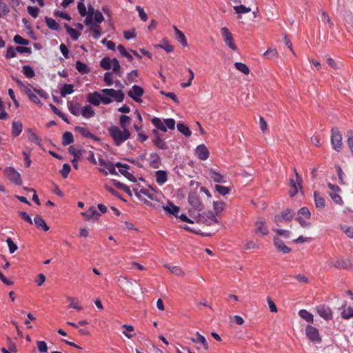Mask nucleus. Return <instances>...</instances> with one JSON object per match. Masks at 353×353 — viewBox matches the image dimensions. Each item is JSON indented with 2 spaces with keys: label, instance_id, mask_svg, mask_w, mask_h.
<instances>
[{
  "label": "nucleus",
  "instance_id": "f257e3e1",
  "mask_svg": "<svg viewBox=\"0 0 353 353\" xmlns=\"http://www.w3.org/2000/svg\"><path fill=\"white\" fill-rule=\"evenodd\" d=\"M108 131L116 146L122 145L131 136V132L128 128H122L117 125H111L108 128Z\"/></svg>",
  "mask_w": 353,
  "mask_h": 353
},
{
  "label": "nucleus",
  "instance_id": "f03ea898",
  "mask_svg": "<svg viewBox=\"0 0 353 353\" xmlns=\"http://www.w3.org/2000/svg\"><path fill=\"white\" fill-rule=\"evenodd\" d=\"M101 92L108 96L105 97L101 94V101L105 105L110 104L112 102L111 97L114 98L117 102L120 103L123 101L125 97L121 90H116L112 88H105L101 90Z\"/></svg>",
  "mask_w": 353,
  "mask_h": 353
},
{
  "label": "nucleus",
  "instance_id": "7ed1b4c3",
  "mask_svg": "<svg viewBox=\"0 0 353 353\" xmlns=\"http://www.w3.org/2000/svg\"><path fill=\"white\" fill-rule=\"evenodd\" d=\"M151 123L156 128L157 130L162 132H167V129L174 130L175 128V121L174 119H166L163 121L159 117H153L151 119Z\"/></svg>",
  "mask_w": 353,
  "mask_h": 353
},
{
  "label": "nucleus",
  "instance_id": "20e7f679",
  "mask_svg": "<svg viewBox=\"0 0 353 353\" xmlns=\"http://www.w3.org/2000/svg\"><path fill=\"white\" fill-rule=\"evenodd\" d=\"M342 134L337 128H332L331 130V143L332 148L339 152L343 147Z\"/></svg>",
  "mask_w": 353,
  "mask_h": 353
},
{
  "label": "nucleus",
  "instance_id": "39448f33",
  "mask_svg": "<svg viewBox=\"0 0 353 353\" xmlns=\"http://www.w3.org/2000/svg\"><path fill=\"white\" fill-rule=\"evenodd\" d=\"M310 217L311 213L310 210L307 207H303L298 211L296 220L303 228H306L310 227L311 225L310 222L306 221L310 219Z\"/></svg>",
  "mask_w": 353,
  "mask_h": 353
},
{
  "label": "nucleus",
  "instance_id": "423d86ee",
  "mask_svg": "<svg viewBox=\"0 0 353 353\" xmlns=\"http://www.w3.org/2000/svg\"><path fill=\"white\" fill-rule=\"evenodd\" d=\"M305 334L309 340L313 343H320L322 341L319 330L312 325H307Z\"/></svg>",
  "mask_w": 353,
  "mask_h": 353
},
{
  "label": "nucleus",
  "instance_id": "0eeeda50",
  "mask_svg": "<svg viewBox=\"0 0 353 353\" xmlns=\"http://www.w3.org/2000/svg\"><path fill=\"white\" fill-rule=\"evenodd\" d=\"M221 34L223 37V41L229 48L236 51L237 50L236 46L234 43V39L232 33L228 28L223 27L221 29Z\"/></svg>",
  "mask_w": 353,
  "mask_h": 353
},
{
  "label": "nucleus",
  "instance_id": "6e6552de",
  "mask_svg": "<svg viewBox=\"0 0 353 353\" xmlns=\"http://www.w3.org/2000/svg\"><path fill=\"white\" fill-rule=\"evenodd\" d=\"M6 176L16 185L21 184V179L20 174L13 168L8 167L3 171Z\"/></svg>",
  "mask_w": 353,
  "mask_h": 353
},
{
  "label": "nucleus",
  "instance_id": "1a4fd4ad",
  "mask_svg": "<svg viewBox=\"0 0 353 353\" xmlns=\"http://www.w3.org/2000/svg\"><path fill=\"white\" fill-rule=\"evenodd\" d=\"M99 164L100 165L103 166L104 168H105L108 171L105 170L103 168H100L99 171L103 172L105 175H108V173L114 175H117V172L116 170V163L113 164L112 162L109 161H105L104 159H99Z\"/></svg>",
  "mask_w": 353,
  "mask_h": 353
},
{
  "label": "nucleus",
  "instance_id": "9d476101",
  "mask_svg": "<svg viewBox=\"0 0 353 353\" xmlns=\"http://www.w3.org/2000/svg\"><path fill=\"white\" fill-rule=\"evenodd\" d=\"M116 166L117 168H119V172L125 178H127L129 181L132 182L137 181L136 177L133 175L132 173L129 172V170L130 168V166L129 165L117 162L116 163Z\"/></svg>",
  "mask_w": 353,
  "mask_h": 353
},
{
  "label": "nucleus",
  "instance_id": "9b49d317",
  "mask_svg": "<svg viewBox=\"0 0 353 353\" xmlns=\"http://www.w3.org/2000/svg\"><path fill=\"white\" fill-rule=\"evenodd\" d=\"M143 89L137 85H134L132 88L128 92V95L134 101L138 103L142 101L141 97L143 95Z\"/></svg>",
  "mask_w": 353,
  "mask_h": 353
},
{
  "label": "nucleus",
  "instance_id": "f8f14e48",
  "mask_svg": "<svg viewBox=\"0 0 353 353\" xmlns=\"http://www.w3.org/2000/svg\"><path fill=\"white\" fill-rule=\"evenodd\" d=\"M188 203L196 210L201 211L203 209V204L201 203L199 196L196 192H192L188 194Z\"/></svg>",
  "mask_w": 353,
  "mask_h": 353
},
{
  "label": "nucleus",
  "instance_id": "ddd939ff",
  "mask_svg": "<svg viewBox=\"0 0 353 353\" xmlns=\"http://www.w3.org/2000/svg\"><path fill=\"white\" fill-rule=\"evenodd\" d=\"M294 172L296 176V181H294L293 179H290V185L292 189L290 190L289 193L291 196H294L297 194V185L300 187L303 181L301 176L299 174L296 168H294Z\"/></svg>",
  "mask_w": 353,
  "mask_h": 353
},
{
  "label": "nucleus",
  "instance_id": "4468645a",
  "mask_svg": "<svg viewBox=\"0 0 353 353\" xmlns=\"http://www.w3.org/2000/svg\"><path fill=\"white\" fill-rule=\"evenodd\" d=\"M316 310L321 317L325 320H330L332 319V312L331 309L325 305H321L316 307Z\"/></svg>",
  "mask_w": 353,
  "mask_h": 353
},
{
  "label": "nucleus",
  "instance_id": "2eb2a0df",
  "mask_svg": "<svg viewBox=\"0 0 353 353\" xmlns=\"http://www.w3.org/2000/svg\"><path fill=\"white\" fill-rule=\"evenodd\" d=\"M294 212L291 209H287L281 212V216H275L274 221L276 224H279L282 220L290 221L292 220Z\"/></svg>",
  "mask_w": 353,
  "mask_h": 353
},
{
  "label": "nucleus",
  "instance_id": "dca6fc26",
  "mask_svg": "<svg viewBox=\"0 0 353 353\" xmlns=\"http://www.w3.org/2000/svg\"><path fill=\"white\" fill-rule=\"evenodd\" d=\"M81 214L85 218L86 220H97L100 216V213L97 211L95 207H90L87 211L82 212Z\"/></svg>",
  "mask_w": 353,
  "mask_h": 353
},
{
  "label": "nucleus",
  "instance_id": "f3484780",
  "mask_svg": "<svg viewBox=\"0 0 353 353\" xmlns=\"http://www.w3.org/2000/svg\"><path fill=\"white\" fill-rule=\"evenodd\" d=\"M195 152L199 159L203 161L206 160L210 156L209 150L203 144L198 145L195 150Z\"/></svg>",
  "mask_w": 353,
  "mask_h": 353
},
{
  "label": "nucleus",
  "instance_id": "a211bd4d",
  "mask_svg": "<svg viewBox=\"0 0 353 353\" xmlns=\"http://www.w3.org/2000/svg\"><path fill=\"white\" fill-rule=\"evenodd\" d=\"M75 131L81 134L83 137L88 139H91L96 141H99L100 139L95 136L94 134L91 133L88 130H87L84 127L77 126L75 127Z\"/></svg>",
  "mask_w": 353,
  "mask_h": 353
},
{
  "label": "nucleus",
  "instance_id": "6ab92c4d",
  "mask_svg": "<svg viewBox=\"0 0 353 353\" xmlns=\"http://www.w3.org/2000/svg\"><path fill=\"white\" fill-rule=\"evenodd\" d=\"M255 230L256 234H260L261 235H266L268 234V229L265 225V221L262 219H259L255 222Z\"/></svg>",
  "mask_w": 353,
  "mask_h": 353
},
{
  "label": "nucleus",
  "instance_id": "aec40b11",
  "mask_svg": "<svg viewBox=\"0 0 353 353\" xmlns=\"http://www.w3.org/2000/svg\"><path fill=\"white\" fill-rule=\"evenodd\" d=\"M274 244L276 249L279 251L283 252V254H288L290 252L291 248L286 246L284 243V242L279 239V237H274Z\"/></svg>",
  "mask_w": 353,
  "mask_h": 353
},
{
  "label": "nucleus",
  "instance_id": "412c9836",
  "mask_svg": "<svg viewBox=\"0 0 353 353\" xmlns=\"http://www.w3.org/2000/svg\"><path fill=\"white\" fill-rule=\"evenodd\" d=\"M101 99V94L98 92L89 93L87 96L88 101L95 106H98L100 104Z\"/></svg>",
  "mask_w": 353,
  "mask_h": 353
},
{
  "label": "nucleus",
  "instance_id": "4be33fe9",
  "mask_svg": "<svg viewBox=\"0 0 353 353\" xmlns=\"http://www.w3.org/2000/svg\"><path fill=\"white\" fill-rule=\"evenodd\" d=\"M163 210L170 214H172L176 217H178V214L180 211V208L174 205L171 202H168V205L163 206Z\"/></svg>",
  "mask_w": 353,
  "mask_h": 353
},
{
  "label": "nucleus",
  "instance_id": "5701e85b",
  "mask_svg": "<svg viewBox=\"0 0 353 353\" xmlns=\"http://www.w3.org/2000/svg\"><path fill=\"white\" fill-rule=\"evenodd\" d=\"M153 133L155 134L156 137L153 140L154 144L161 150L167 149V145L165 142L160 137L159 132L157 130H153Z\"/></svg>",
  "mask_w": 353,
  "mask_h": 353
},
{
  "label": "nucleus",
  "instance_id": "b1692460",
  "mask_svg": "<svg viewBox=\"0 0 353 353\" xmlns=\"http://www.w3.org/2000/svg\"><path fill=\"white\" fill-rule=\"evenodd\" d=\"M148 161L150 165L153 168H158L161 165L160 157L157 153L150 154Z\"/></svg>",
  "mask_w": 353,
  "mask_h": 353
},
{
  "label": "nucleus",
  "instance_id": "393cba45",
  "mask_svg": "<svg viewBox=\"0 0 353 353\" xmlns=\"http://www.w3.org/2000/svg\"><path fill=\"white\" fill-rule=\"evenodd\" d=\"M209 176L211 179L216 183H225L227 181L225 176H223L214 170L210 171Z\"/></svg>",
  "mask_w": 353,
  "mask_h": 353
},
{
  "label": "nucleus",
  "instance_id": "a878e982",
  "mask_svg": "<svg viewBox=\"0 0 353 353\" xmlns=\"http://www.w3.org/2000/svg\"><path fill=\"white\" fill-rule=\"evenodd\" d=\"M34 222L38 228H40L45 232L49 230V227L41 216L37 215L34 219Z\"/></svg>",
  "mask_w": 353,
  "mask_h": 353
},
{
  "label": "nucleus",
  "instance_id": "bb28decb",
  "mask_svg": "<svg viewBox=\"0 0 353 353\" xmlns=\"http://www.w3.org/2000/svg\"><path fill=\"white\" fill-rule=\"evenodd\" d=\"M156 181L159 185L164 184L168 180V175L164 170H158L155 172Z\"/></svg>",
  "mask_w": 353,
  "mask_h": 353
},
{
  "label": "nucleus",
  "instance_id": "cd10ccee",
  "mask_svg": "<svg viewBox=\"0 0 353 353\" xmlns=\"http://www.w3.org/2000/svg\"><path fill=\"white\" fill-rule=\"evenodd\" d=\"M174 29L176 33V39L183 46H188L187 39L185 34L179 30L176 26H174Z\"/></svg>",
  "mask_w": 353,
  "mask_h": 353
},
{
  "label": "nucleus",
  "instance_id": "c85d7f7f",
  "mask_svg": "<svg viewBox=\"0 0 353 353\" xmlns=\"http://www.w3.org/2000/svg\"><path fill=\"white\" fill-rule=\"evenodd\" d=\"M134 193L136 196H137L139 199H141V196H146L148 198L150 199H154V195L152 194L148 189L141 188L140 190H134Z\"/></svg>",
  "mask_w": 353,
  "mask_h": 353
},
{
  "label": "nucleus",
  "instance_id": "c756f323",
  "mask_svg": "<svg viewBox=\"0 0 353 353\" xmlns=\"http://www.w3.org/2000/svg\"><path fill=\"white\" fill-rule=\"evenodd\" d=\"M23 125L19 121H13L12 123V134L14 137H18L22 132Z\"/></svg>",
  "mask_w": 353,
  "mask_h": 353
},
{
  "label": "nucleus",
  "instance_id": "7c9ffc66",
  "mask_svg": "<svg viewBox=\"0 0 353 353\" xmlns=\"http://www.w3.org/2000/svg\"><path fill=\"white\" fill-rule=\"evenodd\" d=\"M81 114L82 116L85 119H90L91 117H93L95 115L94 110L93 108L89 105H87L83 107V108L81 110Z\"/></svg>",
  "mask_w": 353,
  "mask_h": 353
},
{
  "label": "nucleus",
  "instance_id": "2f4dec72",
  "mask_svg": "<svg viewBox=\"0 0 353 353\" xmlns=\"http://www.w3.org/2000/svg\"><path fill=\"white\" fill-rule=\"evenodd\" d=\"M87 26L90 27V30L94 33L93 37L94 39H97L101 37V33H102V30L99 25L94 24L93 21H92V24L87 25Z\"/></svg>",
  "mask_w": 353,
  "mask_h": 353
},
{
  "label": "nucleus",
  "instance_id": "473e14b6",
  "mask_svg": "<svg viewBox=\"0 0 353 353\" xmlns=\"http://www.w3.org/2000/svg\"><path fill=\"white\" fill-rule=\"evenodd\" d=\"M314 203L315 206L316 208H324L325 206V199L320 196L319 194L316 192H314Z\"/></svg>",
  "mask_w": 353,
  "mask_h": 353
},
{
  "label": "nucleus",
  "instance_id": "72a5a7b5",
  "mask_svg": "<svg viewBox=\"0 0 353 353\" xmlns=\"http://www.w3.org/2000/svg\"><path fill=\"white\" fill-rule=\"evenodd\" d=\"M45 21L47 26L53 30H59L60 29L59 24L52 18L46 17Z\"/></svg>",
  "mask_w": 353,
  "mask_h": 353
},
{
  "label": "nucleus",
  "instance_id": "f704fd0d",
  "mask_svg": "<svg viewBox=\"0 0 353 353\" xmlns=\"http://www.w3.org/2000/svg\"><path fill=\"white\" fill-rule=\"evenodd\" d=\"M74 142L73 134L70 132H65L62 136V144L68 145Z\"/></svg>",
  "mask_w": 353,
  "mask_h": 353
},
{
  "label": "nucleus",
  "instance_id": "c9c22d12",
  "mask_svg": "<svg viewBox=\"0 0 353 353\" xmlns=\"http://www.w3.org/2000/svg\"><path fill=\"white\" fill-rule=\"evenodd\" d=\"M196 336H197V338L195 339V338H190V340L193 342V343H200L203 345V346L204 347V348L205 350H208V342L205 339V338L199 334V332H196Z\"/></svg>",
  "mask_w": 353,
  "mask_h": 353
},
{
  "label": "nucleus",
  "instance_id": "e433bc0d",
  "mask_svg": "<svg viewBox=\"0 0 353 353\" xmlns=\"http://www.w3.org/2000/svg\"><path fill=\"white\" fill-rule=\"evenodd\" d=\"M97 12L93 6H89L88 10L87 11L86 18L84 21L85 25H90L93 21V15Z\"/></svg>",
  "mask_w": 353,
  "mask_h": 353
},
{
  "label": "nucleus",
  "instance_id": "4c0bfd02",
  "mask_svg": "<svg viewBox=\"0 0 353 353\" xmlns=\"http://www.w3.org/2000/svg\"><path fill=\"white\" fill-rule=\"evenodd\" d=\"M299 315L301 318L305 319L307 323H313V315L306 310H301L299 312Z\"/></svg>",
  "mask_w": 353,
  "mask_h": 353
},
{
  "label": "nucleus",
  "instance_id": "58836bf2",
  "mask_svg": "<svg viewBox=\"0 0 353 353\" xmlns=\"http://www.w3.org/2000/svg\"><path fill=\"white\" fill-rule=\"evenodd\" d=\"M74 92V86L72 84H64L61 89V95L65 97L67 94H70Z\"/></svg>",
  "mask_w": 353,
  "mask_h": 353
},
{
  "label": "nucleus",
  "instance_id": "ea45409f",
  "mask_svg": "<svg viewBox=\"0 0 353 353\" xmlns=\"http://www.w3.org/2000/svg\"><path fill=\"white\" fill-rule=\"evenodd\" d=\"M76 69L81 74H88L90 72L89 68L81 61L76 62Z\"/></svg>",
  "mask_w": 353,
  "mask_h": 353
},
{
  "label": "nucleus",
  "instance_id": "a19ab883",
  "mask_svg": "<svg viewBox=\"0 0 353 353\" xmlns=\"http://www.w3.org/2000/svg\"><path fill=\"white\" fill-rule=\"evenodd\" d=\"M65 28L74 41L78 40L81 34L77 30L70 27L68 24H65Z\"/></svg>",
  "mask_w": 353,
  "mask_h": 353
},
{
  "label": "nucleus",
  "instance_id": "79ce46f5",
  "mask_svg": "<svg viewBox=\"0 0 353 353\" xmlns=\"http://www.w3.org/2000/svg\"><path fill=\"white\" fill-rule=\"evenodd\" d=\"M176 127L178 130L185 137L191 136L192 132L190 131V128L184 123H178Z\"/></svg>",
  "mask_w": 353,
  "mask_h": 353
},
{
  "label": "nucleus",
  "instance_id": "37998d69",
  "mask_svg": "<svg viewBox=\"0 0 353 353\" xmlns=\"http://www.w3.org/2000/svg\"><path fill=\"white\" fill-rule=\"evenodd\" d=\"M28 132V138L30 141L32 143H35L38 145H40V139L39 137L32 131V129L28 128L27 130Z\"/></svg>",
  "mask_w": 353,
  "mask_h": 353
},
{
  "label": "nucleus",
  "instance_id": "c03bdc74",
  "mask_svg": "<svg viewBox=\"0 0 353 353\" xmlns=\"http://www.w3.org/2000/svg\"><path fill=\"white\" fill-rule=\"evenodd\" d=\"M68 152L70 154L74 156V159H80L81 156L82 155V153L85 151L81 149L76 148L74 145H70L68 148Z\"/></svg>",
  "mask_w": 353,
  "mask_h": 353
},
{
  "label": "nucleus",
  "instance_id": "a18cd8bd",
  "mask_svg": "<svg viewBox=\"0 0 353 353\" xmlns=\"http://www.w3.org/2000/svg\"><path fill=\"white\" fill-rule=\"evenodd\" d=\"M321 20L323 22L326 23L331 30H333L334 29V23L332 21V20H331L330 17H329V15L327 14V13L326 12H325L324 10H321Z\"/></svg>",
  "mask_w": 353,
  "mask_h": 353
},
{
  "label": "nucleus",
  "instance_id": "49530a36",
  "mask_svg": "<svg viewBox=\"0 0 353 353\" xmlns=\"http://www.w3.org/2000/svg\"><path fill=\"white\" fill-rule=\"evenodd\" d=\"M234 66L236 70L241 72L244 74H248L250 73L249 68L243 63L236 62L234 63Z\"/></svg>",
  "mask_w": 353,
  "mask_h": 353
},
{
  "label": "nucleus",
  "instance_id": "de8ad7c7",
  "mask_svg": "<svg viewBox=\"0 0 353 353\" xmlns=\"http://www.w3.org/2000/svg\"><path fill=\"white\" fill-rule=\"evenodd\" d=\"M225 203L223 201H214L213 206L216 214H219L225 209Z\"/></svg>",
  "mask_w": 353,
  "mask_h": 353
},
{
  "label": "nucleus",
  "instance_id": "09e8293b",
  "mask_svg": "<svg viewBox=\"0 0 353 353\" xmlns=\"http://www.w3.org/2000/svg\"><path fill=\"white\" fill-rule=\"evenodd\" d=\"M350 262L348 260L345 261H336L335 263H333V266L336 267V268L339 269H347L349 267H350Z\"/></svg>",
  "mask_w": 353,
  "mask_h": 353
},
{
  "label": "nucleus",
  "instance_id": "8fccbe9b",
  "mask_svg": "<svg viewBox=\"0 0 353 353\" xmlns=\"http://www.w3.org/2000/svg\"><path fill=\"white\" fill-rule=\"evenodd\" d=\"M26 93L28 94L29 99L32 101L34 103L40 104L41 101L38 98V97L34 94L30 88H26Z\"/></svg>",
  "mask_w": 353,
  "mask_h": 353
},
{
  "label": "nucleus",
  "instance_id": "3c124183",
  "mask_svg": "<svg viewBox=\"0 0 353 353\" xmlns=\"http://www.w3.org/2000/svg\"><path fill=\"white\" fill-rule=\"evenodd\" d=\"M68 300L70 301L69 307L74 308L78 311L82 310L83 307L79 305V301L73 297H68Z\"/></svg>",
  "mask_w": 353,
  "mask_h": 353
},
{
  "label": "nucleus",
  "instance_id": "603ef678",
  "mask_svg": "<svg viewBox=\"0 0 353 353\" xmlns=\"http://www.w3.org/2000/svg\"><path fill=\"white\" fill-rule=\"evenodd\" d=\"M100 66L104 70H110L112 66V59L109 57H104L100 61Z\"/></svg>",
  "mask_w": 353,
  "mask_h": 353
},
{
  "label": "nucleus",
  "instance_id": "864d4df0",
  "mask_svg": "<svg viewBox=\"0 0 353 353\" xmlns=\"http://www.w3.org/2000/svg\"><path fill=\"white\" fill-rule=\"evenodd\" d=\"M215 190L219 192V194L222 196H225L228 194L231 191V189L230 188L221 185H216Z\"/></svg>",
  "mask_w": 353,
  "mask_h": 353
},
{
  "label": "nucleus",
  "instance_id": "5fc2aeb1",
  "mask_svg": "<svg viewBox=\"0 0 353 353\" xmlns=\"http://www.w3.org/2000/svg\"><path fill=\"white\" fill-rule=\"evenodd\" d=\"M130 118L127 115H121L119 118V125L120 128H128V125L130 124Z\"/></svg>",
  "mask_w": 353,
  "mask_h": 353
},
{
  "label": "nucleus",
  "instance_id": "6e6d98bb",
  "mask_svg": "<svg viewBox=\"0 0 353 353\" xmlns=\"http://www.w3.org/2000/svg\"><path fill=\"white\" fill-rule=\"evenodd\" d=\"M22 71L24 75L28 78H32L35 76L34 70L30 65H24Z\"/></svg>",
  "mask_w": 353,
  "mask_h": 353
},
{
  "label": "nucleus",
  "instance_id": "4d7b16f0",
  "mask_svg": "<svg viewBox=\"0 0 353 353\" xmlns=\"http://www.w3.org/2000/svg\"><path fill=\"white\" fill-rule=\"evenodd\" d=\"M68 109L73 115L77 116L79 114L80 106L78 103H69Z\"/></svg>",
  "mask_w": 353,
  "mask_h": 353
},
{
  "label": "nucleus",
  "instance_id": "13d9d810",
  "mask_svg": "<svg viewBox=\"0 0 353 353\" xmlns=\"http://www.w3.org/2000/svg\"><path fill=\"white\" fill-rule=\"evenodd\" d=\"M234 10L236 13L239 14L248 13L251 11L250 8L245 7L243 5L234 6Z\"/></svg>",
  "mask_w": 353,
  "mask_h": 353
},
{
  "label": "nucleus",
  "instance_id": "bf43d9fd",
  "mask_svg": "<svg viewBox=\"0 0 353 353\" xmlns=\"http://www.w3.org/2000/svg\"><path fill=\"white\" fill-rule=\"evenodd\" d=\"M277 54L278 52L275 48H270L264 52L263 56L268 59H271L276 57Z\"/></svg>",
  "mask_w": 353,
  "mask_h": 353
},
{
  "label": "nucleus",
  "instance_id": "052dcab7",
  "mask_svg": "<svg viewBox=\"0 0 353 353\" xmlns=\"http://www.w3.org/2000/svg\"><path fill=\"white\" fill-rule=\"evenodd\" d=\"M341 316L345 319H350L353 316V308L351 307L344 308L341 313Z\"/></svg>",
  "mask_w": 353,
  "mask_h": 353
},
{
  "label": "nucleus",
  "instance_id": "680f3d73",
  "mask_svg": "<svg viewBox=\"0 0 353 353\" xmlns=\"http://www.w3.org/2000/svg\"><path fill=\"white\" fill-rule=\"evenodd\" d=\"M125 330L123 332V334L128 339H132V335L129 332H132L134 331V327L130 325L124 324L122 326Z\"/></svg>",
  "mask_w": 353,
  "mask_h": 353
},
{
  "label": "nucleus",
  "instance_id": "e2e57ef3",
  "mask_svg": "<svg viewBox=\"0 0 353 353\" xmlns=\"http://www.w3.org/2000/svg\"><path fill=\"white\" fill-rule=\"evenodd\" d=\"M6 243L8 244L10 253L12 254L18 249L17 245L14 243L10 237H8L6 239Z\"/></svg>",
  "mask_w": 353,
  "mask_h": 353
},
{
  "label": "nucleus",
  "instance_id": "0e129e2a",
  "mask_svg": "<svg viewBox=\"0 0 353 353\" xmlns=\"http://www.w3.org/2000/svg\"><path fill=\"white\" fill-rule=\"evenodd\" d=\"M158 46L164 49L167 52H171L174 50V47L165 39L163 40V44H160Z\"/></svg>",
  "mask_w": 353,
  "mask_h": 353
},
{
  "label": "nucleus",
  "instance_id": "69168bd1",
  "mask_svg": "<svg viewBox=\"0 0 353 353\" xmlns=\"http://www.w3.org/2000/svg\"><path fill=\"white\" fill-rule=\"evenodd\" d=\"M71 170L70 165L68 163H64L61 170L60 171L63 178L66 179Z\"/></svg>",
  "mask_w": 353,
  "mask_h": 353
},
{
  "label": "nucleus",
  "instance_id": "338daca9",
  "mask_svg": "<svg viewBox=\"0 0 353 353\" xmlns=\"http://www.w3.org/2000/svg\"><path fill=\"white\" fill-rule=\"evenodd\" d=\"M104 82L106 85L111 86L113 85V77L112 74L110 72H107L104 74Z\"/></svg>",
  "mask_w": 353,
  "mask_h": 353
},
{
  "label": "nucleus",
  "instance_id": "774afa93",
  "mask_svg": "<svg viewBox=\"0 0 353 353\" xmlns=\"http://www.w3.org/2000/svg\"><path fill=\"white\" fill-rule=\"evenodd\" d=\"M27 10L29 14L33 18L36 19L38 17L39 9L37 7L29 6H28Z\"/></svg>",
  "mask_w": 353,
  "mask_h": 353
}]
</instances>
